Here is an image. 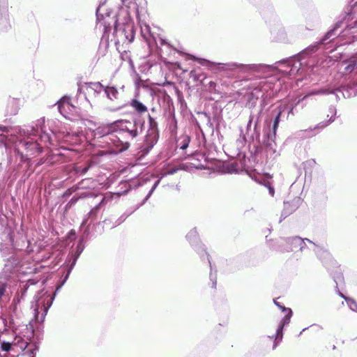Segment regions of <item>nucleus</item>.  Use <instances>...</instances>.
Returning a JSON list of instances; mask_svg holds the SVG:
<instances>
[{
	"mask_svg": "<svg viewBox=\"0 0 357 357\" xmlns=\"http://www.w3.org/2000/svg\"><path fill=\"white\" fill-rule=\"evenodd\" d=\"M112 1H107L96 10L97 20L105 28L114 25L116 31L124 34L126 39L131 43L134 40V26L126 8H111Z\"/></svg>",
	"mask_w": 357,
	"mask_h": 357,
	"instance_id": "obj_1",
	"label": "nucleus"
},
{
	"mask_svg": "<svg viewBox=\"0 0 357 357\" xmlns=\"http://www.w3.org/2000/svg\"><path fill=\"white\" fill-rule=\"evenodd\" d=\"M13 340H6L4 335L0 336V348L2 351L9 352L14 351L15 348H18L21 351L27 349L26 354L29 357H35L36 351L38 347L35 342L34 330L33 326L29 325L19 326L13 330Z\"/></svg>",
	"mask_w": 357,
	"mask_h": 357,
	"instance_id": "obj_2",
	"label": "nucleus"
},
{
	"mask_svg": "<svg viewBox=\"0 0 357 357\" xmlns=\"http://www.w3.org/2000/svg\"><path fill=\"white\" fill-rule=\"evenodd\" d=\"M278 65L281 66L282 68H280L275 66H267V65H244L238 64L236 63H231L228 64L218 63L219 66L222 67H227L229 69L240 68L243 71H262L269 73H275L279 72L284 75L291 76L298 73L301 70L302 65L301 62L298 59H294L291 61H283L277 63Z\"/></svg>",
	"mask_w": 357,
	"mask_h": 357,
	"instance_id": "obj_3",
	"label": "nucleus"
},
{
	"mask_svg": "<svg viewBox=\"0 0 357 357\" xmlns=\"http://www.w3.org/2000/svg\"><path fill=\"white\" fill-rule=\"evenodd\" d=\"M44 123V119H38L36 121V127L33 126L30 128L23 130L21 133V135L24 136V138L19 141V146H21L28 151H30V155L42 151V146L38 142L39 140L45 144H52L51 136L44 132L42 128Z\"/></svg>",
	"mask_w": 357,
	"mask_h": 357,
	"instance_id": "obj_4",
	"label": "nucleus"
},
{
	"mask_svg": "<svg viewBox=\"0 0 357 357\" xmlns=\"http://www.w3.org/2000/svg\"><path fill=\"white\" fill-rule=\"evenodd\" d=\"M112 132H119V134L125 133L132 139L136 137L139 134L135 124L130 121H119L109 126L98 127L94 130V135L100 137H105L107 139L114 142L115 138H118V137L112 133Z\"/></svg>",
	"mask_w": 357,
	"mask_h": 357,
	"instance_id": "obj_5",
	"label": "nucleus"
},
{
	"mask_svg": "<svg viewBox=\"0 0 357 357\" xmlns=\"http://www.w3.org/2000/svg\"><path fill=\"white\" fill-rule=\"evenodd\" d=\"M54 296L47 294L46 292H39L34 301L31 302V308L33 309V316L36 321L42 322L47 313L48 309L52 304Z\"/></svg>",
	"mask_w": 357,
	"mask_h": 357,
	"instance_id": "obj_6",
	"label": "nucleus"
},
{
	"mask_svg": "<svg viewBox=\"0 0 357 357\" xmlns=\"http://www.w3.org/2000/svg\"><path fill=\"white\" fill-rule=\"evenodd\" d=\"M306 242L310 245L309 249L312 250L317 255L321 253L326 254L324 248L311 241L308 238H302L298 236L290 237L284 239V245H280V250L281 252H291L298 248L299 245H305Z\"/></svg>",
	"mask_w": 357,
	"mask_h": 357,
	"instance_id": "obj_7",
	"label": "nucleus"
},
{
	"mask_svg": "<svg viewBox=\"0 0 357 357\" xmlns=\"http://www.w3.org/2000/svg\"><path fill=\"white\" fill-rule=\"evenodd\" d=\"M58 109L61 114L71 121H77L81 116L78 109L70 102L69 98L63 97L58 102Z\"/></svg>",
	"mask_w": 357,
	"mask_h": 357,
	"instance_id": "obj_8",
	"label": "nucleus"
},
{
	"mask_svg": "<svg viewBox=\"0 0 357 357\" xmlns=\"http://www.w3.org/2000/svg\"><path fill=\"white\" fill-rule=\"evenodd\" d=\"M275 304L282 310L284 312V316L280 321L279 325L278 326L276 333L275 335V341L278 340L279 342L282 340V330L285 325H287L291 319L292 315V311L290 308L285 307L280 304H279L276 301H274Z\"/></svg>",
	"mask_w": 357,
	"mask_h": 357,
	"instance_id": "obj_9",
	"label": "nucleus"
},
{
	"mask_svg": "<svg viewBox=\"0 0 357 357\" xmlns=\"http://www.w3.org/2000/svg\"><path fill=\"white\" fill-rule=\"evenodd\" d=\"M86 85V93L89 97H96L104 89V86L100 82H90Z\"/></svg>",
	"mask_w": 357,
	"mask_h": 357,
	"instance_id": "obj_10",
	"label": "nucleus"
},
{
	"mask_svg": "<svg viewBox=\"0 0 357 357\" xmlns=\"http://www.w3.org/2000/svg\"><path fill=\"white\" fill-rule=\"evenodd\" d=\"M275 138L273 135H270L268 134L267 140L264 142V145L266 146V151L267 154H269L271 156L276 157L279 155L277 151V146L275 142Z\"/></svg>",
	"mask_w": 357,
	"mask_h": 357,
	"instance_id": "obj_11",
	"label": "nucleus"
},
{
	"mask_svg": "<svg viewBox=\"0 0 357 357\" xmlns=\"http://www.w3.org/2000/svg\"><path fill=\"white\" fill-rule=\"evenodd\" d=\"M114 195H116V197H119L121 196V194L120 193H116V194H108V195H105L102 199H101L100 202L94 208H93L91 211H90V214H93L95 213L102 205H105V204H107L109 201H111L113 197H114Z\"/></svg>",
	"mask_w": 357,
	"mask_h": 357,
	"instance_id": "obj_12",
	"label": "nucleus"
},
{
	"mask_svg": "<svg viewBox=\"0 0 357 357\" xmlns=\"http://www.w3.org/2000/svg\"><path fill=\"white\" fill-rule=\"evenodd\" d=\"M130 105L138 112L142 113L147 111V107L137 100H132Z\"/></svg>",
	"mask_w": 357,
	"mask_h": 357,
	"instance_id": "obj_13",
	"label": "nucleus"
},
{
	"mask_svg": "<svg viewBox=\"0 0 357 357\" xmlns=\"http://www.w3.org/2000/svg\"><path fill=\"white\" fill-rule=\"evenodd\" d=\"M103 91L105 92L107 97L110 100H114L117 98L118 91L114 87H106L104 88Z\"/></svg>",
	"mask_w": 357,
	"mask_h": 357,
	"instance_id": "obj_14",
	"label": "nucleus"
},
{
	"mask_svg": "<svg viewBox=\"0 0 357 357\" xmlns=\"http://www.w3.org/2000/svg\"><path fill=\"white\" fill-rule=\"evenodd\" d=\"M82 250H83V248L82 247L81 244L78 245H77V255L74 257L73 261H72V263L70 264L69 271H68V273H67V275L66 276L65 280L68 278L70 271H72V269L73 268L74 266L75 265L77 259L79 257V256L81 254V252H82Z\"/></svg>",
	"mask_w": 357,
	"mask_h": 357,
	"instance_id": "obj_15",
	"label": "nucleus"
},
{
	"mask_svg": "<svg viewBox=\"0 0 357 357\" xmlns=\"http://www.w3.org/2000/svg\"><path fill=\"white\" fill-rule=\"evenodd\" d=\"M282 109H280L279 112L277 113L274 121H273V134L271 135H273L274 137H275L276 135V131L280 123V119L282 114Z\"/></svg>",
	"mask_w": 357,
	"mask_h": 357,
	"instance_id": "obj_16",
	"label": "nucleus"
},
{
	"mask_svg": "<svg viewBox=\"0 0 357 357\" xmlns=\"http://www.w3.org/2000/svg\"><path fill=\"white\" fill-rule=\"evenodd\" d=\"M186 238L190 243H194L197 241L198 238V234L196 229H192L187 234Z\"/></svg>",
	"mask_w": 357,
	"mask_h": 357,
	"instance_id": "obj_17",
	"label": "nucleus"
},
{
	"mask_svg": "<svg viewBox=\"0 0 357 357\" xmlns=\"http://www.w3.org/2000/svg\"><path fill=\"white\" fill-rule=\"evenodd\" d=\"M357 70V61L356 60H351L348 62V64L344 68V71L346 73H349L354 70Z\"/></svg>",
	"mask_w": 357,
	"mask_h": 357,
	"instance_id": "obj_18",
	"label": "nucleus"
},
{
	"mask_svg": "<svg viewBox=\"0 0 357 357\" xmlns=\"http://www.w3.org/2000/svg\"><path fill=\"white\" fill-rule=\"evenodd\" d=\"M340 295L345 299L348 306L351 310L357 312V303L355 301L351 298H346L342 293H340Z\"/></svg>",
	"mask_w": 357,
	"mask_h": 357,
	"instance_id": "obj_19",
	"label": "nucleus"
},
{
	"mask_svg": "<svg viewBox=\"0 0 357 357\" xmlns=\"http://www.w3.org/2000/svg\"><path fill=\"white\" fill-rule=\"evenodd\" d=\"M335 91H339L338 89L333 90L330 89H323L319 91H314L310 93L311 95H317V94H329L334 93Z\"/></svg>",
	"mask_w": 357,
	"mask_h": 357,
	"instance_id": "obj_20",
	"label": "nucleus"
},
{
	"mask_svg": "<svg viewBox=\"0 0 357 357\" xmlns=\"http://www.w3.org/2000/svg\"><path fill=\"white\" fill-rule=\"evenodd\" d=\"M141 31L143 36L146 38L149 35H150L151 28L148 24H143L141 25Z\"/></svg>",
	"mask_w": 357,
	"mask_h": 357,
	"instance_id": "obj_21",
	"label": "nucleus"
},
{
	"mask_svg": "<svg viewBox=\"0 0 357 357\" xmlns=\"http://www.w3.org/2000/svg\"><path fill=\"white\" fill-rule=\"evenodd\" d=\"M190 59H196L198 61L199 63L202 65V66H211L212 65H214L213 63L209 61H207L206 59H196L195 56H190Z\"/></svg>",
	"mask_w": 357,
	"mask_h": 357,
	"instance_id": "obj_22",
	"label": "nucleus"
},
{
	"mask_svg": "<svg viewBox=\"0 0 357 357\" xmlns=\"http://www.w3.org/2000/svg\"><path fill=\"white\" fill-rule=\"evenodd\" d=\"M160 179H158L155 183L154 185H153V187L151 188V189L150 190L149 192L148 193V195H146V197H145V199H144L143 202L142 204H144L148 199L151 196V195L153 194V192H154V190H155V188H157V186L158 185V184L160 183Z\"/></svg>",
	"mask_w": 357,
	"mask_h": 357,
	"instance_id": "obj_23",
	"label": "nucleus"
},
{
	"mask_svg": "<svg viewBox=\"0 0 357 357\" xmlns=\"http://www.w3.org/2000/svg\"><path fill=\"white\" fill-rule=\"evenodd\" d=\"M339 26H340V25H339V24H335V28H334L333 29H332V30L329 31L326 34V36H324V39H323V41H325V40H328V39H330L331 37H333V35H334V32H335V31L337 29V27H339Z\"/></svg>",
	"mask_w": 357,
	"mask_h": 357,
	"instance_id": "obj_24",
	"label": "nucleus"
},
{
	"mask_svg": "<svg viewBox=\"0 0 357 357\" xmlns=\"http://www.w3.org/2000/svg\"><path fill=\"white\" fill-rule=\"evenodd\" d=\"M7 321L3 317H0V331H5L7 327Z\"/></svg>",
	"mask_w": 357,
	"mask_h": 357,
	"instance_id": "obj_25",
	"label": "nucleus"
},
{
	"mask_svg": "<svg viewBox=\"0 0 357 357\" xmlns=\"http://www.w3.org/2000/svg\"><path fill=\"white\" fill-rule=\"evenodd\" d=\"M89 167H77L75 170L77 173H80L81 174H85L88 169H89Z\"/></svg>",
	"mask_w": 357,
	"mask_h": 357,
	"instance_id": "obj_26",
	"label": "nucleus"
},
{
	"mask_svg": "<svg viewBox=\"0 0 357 357\" xmlns=\"http://www.w3.org/2000/svg\"><path fill=\"white\" fill-rule=\"evenodd\" d=\"M9 132V128L8 127L0 126V136L3 135L5 133Z\"/></svg>",
	"mask_w": 357,
	"mask_h": 357,
	"instance_id": "obj_27",
	"label": "nucleus"
},
{
	"mask_svg": "<svg viewBox=\"0 0 357 357\" xmlns=\"http://www.w3.org/2000/svg\"><path fill=\"white\" fill-rule=\"evenodd\" d=\"M7 218L3 215L0 214V225L3 227L6 225Z\"/></svg>",
	"mask_w": 357,
	"mask_h": 357,
	"instance_id": "obj_28",
	"label": "nucleus"
},
{
	"mask_svg": "<svg viewBox=\"0 0 357 357\" xmlns=\"http://www.w3.org/2000/svg\"><path fill=\"white\" fill-rule=\"evenodd\" d=\"M305 247H307V248H309L308 247H310V245L308 244L307 242H306V244L305 245H299L298 246V249L301 252H303L305 249Z\"/></svg>",
	"mask_w": 357,
	"mask_h": 357,
	"instance_id": "obj_29",
	"label": "nucleus"
},
{
	"mask_svg": "<svg viewBox=\"0 0 357 357\" xmlns=\"http://www.w3.org/2000/svg\"><path fill=\"white\" fill-rule=\"evenodd\" d=\"M252 120H253V116H252V115H250V118H249V121H248V125H247V130H248L250 128V127H251Z\"/></svg>",
	"mask_w": 357,
	"mask_h": 357,
	"instance_id": "obj_30",
	"label": "nucleus"
},
{
	"mask_svg": "<svg viewBox=\"0 0 357 357\" xmlns=\"http://www.w3.org/2000/svg\"><path fill=\"white\" fill-rule=\"evenodd\" d=\"M13 302V311L15 312L17 310V305L20 302V301H19V299H17V301L16 302V299L14 298Z\"/></svg>",
	"mask_w": 357,
	"mask_h": 357,
	"instance_id": "obj_31",
	"label": "nucleus"
},
{
	"mask_svg": "<svg viewBox=\"0 0 357 357\" xmlns=\"http://www.w3.org/2000/svg\"><path fill=\"white\" fill-rule=\"evenodd\" d=\"M210 277H211V280H212V282H213V287H215V285H216V279H215V278H213V275H212V274H211V276H210Z\"/></svg>",
	"mask_w": 357,
	"mask_h": 357,
	"instance_id": "obj_32",
	"label": "nucleus"
},
{
	"mask_svg": "<svg viewBox=\"0 0 357 357\" xmlns=\"http://www.w3.org/2000/svg\"><path fill=\"white\" fill-rule=\"evenodd\" d=\"M257 124H258V121H257L255 122V123L254 130H255V133H256L257 136H259V132H258V131H257Z\"/></svg>",
	"mask_w": 357,
	"mask_h": 357,
	"instance_id": "obj_33",
	"label": "nucleus"
},
{
	"mask_svg": "<svg viewBox=\"0 0 357 357\" xmlns=\"http://www.w3.org/2000/svg\"><path fill=\"white\" fill-rule=\"evenodd\" d=\"M315 49L314 47H312V48H308L307 50H305V52L303 53V54H305V53H307V52H312V51H314Z\"/></svg>",
	"mask_w": 357,
	"mask_h": 357,
	"instance_id": "obj_34",
	"label": "nucleus"
},
{
	"mask_svg": "<svg viewBox=\"0 0 357 357\" xmlns=\"http://www.w3.org/2000/svg\"><path fill=\"white\" fill-rule=\"evenodd\" d=\"M149 120H150V123H151V126H153V125H155L156 123L153 121V119L151 117V116H149Z\"/></svg>",
	"mask_w": 357,
	"mask_h": 357,
	"instance_id": "obj_35",
	"label": "nucleus"
},
{
	"mask_svg": "<svg viewBox=\"0 0 357 357\" xmlns=\"http://www.w3.org/2000/svg\"><path fill=\"white\" fill-rule=\"evenodd\" d=\"M160 44H161L162 45H167V42L165 41V39H163V38H160Z\"/></svg>",
	"mask_w": 357,
	"mask_h": 357,
	"instance_id": "obj_36",
	"label": "nucleus"
},
{
	"mask_svg": "<svg viewBox=\"0 0 357 357\" xmlns=\"http://www.w3.org/2000/svg\"><path fill=\"white\" fill-rule=\"evenodd\" d=\"M190 77H192L195 79V77H196V75H195V70H191L190 73Z\"/></svg>",
	"mask_w": 357,
	"mask_h": 357,
	"instance_id": "obj_37",
	"label": "nucleus"
},
{
	"mask_svg": "<svg viewBox=\"0 0 357 357\" xmlns=\"http://www.w3.org/2000/svg\"><path fill=\"white\" fill-rule=\"evenodd\" d=\"M269 193L271 196L274 195V190L273 188H269Z\"/></svg>",
	"mask_w": 357,
	"mask_h": 357,
	"instance_id": "obj_38",
	"label": "nucleus"
},
{
	"mask_svg": "<svg viewBox=\"0 0 357 357\" xmlns=\"http://www.w3.org/2000/svg\"><path fill=\"white\" fill-rule=\"evenodd\" d=\"M188 143L187 142V143H185L184 144H183L181 148L182 149H185L188 147Z\"/></svg>",
	"mask_w": 357,
	"mask_h": 357,
	"instance_id": "obj_39",
	"label": "nucleus"
},
{
	"mask_svg": "<svg viewBox=\"0 0 357 357\" xmlns=\"http://www.w3.org/2000/svg\"><path fill=\"white\" fill-rule=\"evenodd\" d=\"M241 137H242L243 140L245 141V135L243 134V132H241Z\"/></svg>",
	"mask_w": 357,
	"mask_h": 357,
	"instance_id": "obj_40",
	"label": "nucleus"
},
{
	"mask_svg": "<svg viewBox=\"0 0 357 357\" xmlns=\"http://www.w3.org/2000/svg\"><path fill=\"white\" fill-rule=\"evenodd\" d=\"M34 251H35L34 250H33V249H30V248H29V246H28V247H27V252H34Z\"/></svg>",
	"mask_w": 357,
	"mask_h": 357,
	"instance_id": "obj_41",
	"label": "nucleus"
},
{
	"mask_svg": "<svg viewBox=\"0 0 357 357\" xmlns=\"http://www.w3.org/2000/svg\"><path fill=\"white\" fill-rule=\"evenodd\" d=\"M77 200V198H75V197H73L72 199H71V202H76Z\"/></svg>",
	"mask_w": 357,
	"mask_h": 357,
	"instance_id": "obj_42",
	"label": "nucleus"
},
{
	"mask_svg": "<svg viewBox=\"0 0 357 357\" xmlns=\"http://www.w3.org/2000/svg\"><path fill=\"white\" fill-rule=\"evenodd\" d=\"M175 172H176V170H174H174H171V171H169V174H174Z\"/></svg>",
	"mask_w": 357,
	"mask_h": 357,
	"instance_id": "obj_43",
	"label": "nucleus"
},
{
	"mask_svg": "<svg viewBox=\"0 0 357 357\" xmlns=\"http://www.w3.org/2000/svg\"><path fill=\"white\" fill-rule=\"evenodd\" d=\"M176 65L177 66V68H179V69H181V66H180V64L179 63H176Z\"/></svg>",
	"mask_w": 357,
	"mask_h": 357,
	"instance_id": "obj_44",
	"label": "nucleus"
},
{
	"mask_svg": "<svg viewBox=\"0 0 357 357\" xmlns=\"http://www.w3.org/2000/svg\"><path fill=\"white\" fill-rule=\"evenodd\" d=\"M327 126V124L321 123V125L320 126H321V128H324V127H325V126Z\"/></svg>",
	"mask_w": 357,
	"mask_h": 357,
	"instance_id": "obj_45",
	"label": "nucleus"
},
{
	"mask_svg": "<svg viewBox=\"0 0 357 357\" xmlns=\"http://www.w3.org/2000/svg\"><path fill=\"white\" fill-rule=\"evenodd\" d=\"M40 247H38V248H37V250H36V252H39V251H40Z\"/></svg>",
	"mask_w": 357,
	"mask_h": 357,
	"instance_id": "obj_46",
	"label": "nucleus"
},
{
	"mask_svg": "<svg viewBox=\"0 0 357 357\" xmlns=\"http://www.w3.org/2000/svg\"><path fill=\"white\" fill-rule=\"evenodd\" d=\"M293 109H294V108L292 107V108L290 109L289 113H292V112H293Z\"/></svg>",
	"mask_w": 357,
	"mask_h": 357,
	"instance_id": "obj_47",
	"label": "nucleus"
},
{
	"mask_svg": "<svg viewBox=\"0 0 357 357\" xmlns=\"http://www.w3.org/2000/svg\"><path fill=\"white\" fill-rule=\"evenodd\" d=\"M277 346L276 343L275 342L274 345H273V348H275Z\"/></svg>",
	"mask_w": 357,
	"mask_h": 357,
	"instance_id": "obj_48",
	"label": "nucleus"
},
{
	"mask_svg": "<svg viewBox=\"0 0 357 357\" xmlns=\"http://www.w3.org/2000/svg\"><path fill=\"white\" fill-rule=\"evenodd\" d=\"M121 1H123V0H121Z\"/></svg>",
	"mask_w": 357,
	"mask_h": 357,
	"instance_id": "obj_49",
	"label": "nucleus"
}]
</instances>
